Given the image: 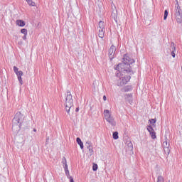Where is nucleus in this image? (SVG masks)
<instances>
[{"label": "nucleus", "mask_w": 182, "mask_h": 182, "mask_svg": "<svg viewBox=\"0 0 182 182\" xmlns=\"http://www.w3.org/2000/svg\"><path fill=\"white\" fill-rule=\"evenodd\" d=\"M156 182H164V178L162 176H159Z\"/></svg>", "instance_id": "b1692460"}, {"label": "nucleus", "mask_w": 182, "mask_h": 182, "mask_svg": "<svg viewBox=\"0 0 182 182\" xmlns=\"http://www.w3.org/2000/svg\"><path fill=\"white\" fill-rule=\"evenodd\" d=\"M65 176H67L68 178L70 177V174L69 173V169L65 170Z\"/></svg>", "instance_id": "2f4dec72"}, {"label": "nucleus", "mask_w": 182, "mask_h": 182, "mask_svg": "<svg viewBox=\"0 0 182 182\" xmlns=\"http://www.w3.org/2000/svg\"><path fill=\"white\" fill-rule=\"evenodd\" d=\"M168 182H170V181H168Z\"/></svg>", "instance_id": "c03bdc74"}, {"label": "nucleus", "mask_w": 182, "mask_h": 182, "mask_svg": "<svg viewBox=\"0 0 182 182\" xmlns=\"http://www.w3.org/2000/svg\"><path fill=\"white\" fill-rule=\"evenodd\" d=\"M103 100H105V101L107 100V98L106 97V95L103 96Z\"/></svg>", "instance_id": "58836bf2"}, {"label": "nucleus", "mask_w": 182, "mask_h": 182, "mask_svg": "<svg viewBox=\"0 0 182 182\" xmlns=\"http://www.w3.org/2000/svg\"><path fill=\"white\" fill-rule=\"evenodd\" d=\"M115 70H118L119 73H123L126 72V73H130L132 72V68H129L124 62L119 63L117 66L115 68Z\"/></svg>", "instance_id": "7ed1b4c3"}, {"label": "nucleus", "mask_w": 182, "mask_h": 182, "mask_svg": "<svg viewBox=\"0 0 182 182\" xmlns=\"http://www.w3.org/2000/svg\"><path fill=\"white\" fill-rule=\"evenodd\" d=\"M14 71L16 73V75H19L20 73H23L22 70L19 71V68H18V67L16 66H14Z\"/></svg>", "instance_id": "412c9836"}, {"label": "nucleus", "mask_w": 182, "mask_h": 182, "mask_svg": "<svg viewBox=\"0 0 182 182\" xmlns=\"http://www.w3.org/2000/svg\"><path fill=\"white\" fill-rule=\"evenodd\" d=\"M106 33V29H99V38H101V39H103L105 38V33Z\"/></svg>", "instance_id": "ddd939ff"}, {"label": "nucleus", "mask_w": 182, "mask_h": 182, "mask_svg": "<svg viewBox=\"0 0 182 182\" xmlns=\"http://www.w3.org/2000/svg\"><path fill=\"white\" fill-rule=\"evenodd\" d=\"M62 164H63V166H65V164H68L66 158L65 156L62 159Z\"/></svg>", "instance_id": "c756f323"}, {"label": "nucleus", "mask_w": 182, "mask_h": 182, "mask_svg": "<svg viewBox=\"0 0 182 182\" xmlns=\"http://www.w3.org/2000/svg\"><path fill=\"white\" fill-rule=\"evenodd\" d=\"M30 6H35V2H33L32 0H26Z\"/></svg>", "instance_id": "5701e85b"}, {"label": "nucleus", "mask_w": 182, "mask_h": 182, "mask_svg": "<svg viewBox=\"0 0 182 182\" xmlns=\"http://www.w3.org/2000/svg\"><path fill=\"white\" fill-rule=\"evenodd\" d=\"M115 53H116V47L112 45L109 48V53H108L109 58L110 60H113V59H114Z\"/></svg>", "instance_id": "0eeeda50"}, {"label": "nucleus", "mask_w": 182, "mask_h": 182, "mask_svg": "<svg viewBox=\"0 0 182 182\" xmlns=\"http://www.w3.org/2000/svg\"><path fill=\"white\" fill-rule=\"evenodd\" d=\"M23 41H26V35H24V36H23Z\"/></svg>", "instance_id": "ea45409f"}, {"label": "nucleus", "mask_w": 182, "mask_h": 182, "mask_svg": "<svg viewBox=\"0 0 182 182\" xmlns=\"http://www.w3.org/2000/svg\"><path fill=\"white\" fill-rule=\"evenodd\" d=\"M18 80L21 85H23V80H22V76H23V73H18V74L16 75Z\"/></svg>", "instance_id": "9b49d317"}, {"label": "nucleus", "mask_w": 182, "mask_h": 182, "mask_svg": "<svg viewBox=\"0 0 182 182\" xmlns=\"http://www.w3.org/2000/svg\"><path fill=\"white\" fill-rule=\"evenodd\" d=\"M129 90H132V86H127L124 89V92H129Z\"/></svg>", "instance_id": "7c9ffc66"}, {"label": "nucleus", "mask_w": 182, "mask_h": 182, "mask_svg": "<svg viewBox=\"0 0 182 182\" xmlns=\"http://www.w3.org/2000/svg\"><path fill=\"white\" fill-rule=\"evenodd\" d=\"M97 168H99V167L97 166V164H93V166H92L93 171H97Z\"/></svg>", "instance_id": "cd10ccee"}, {"label": "nucleus", "mask_w": 182, "mask_h": 182, "mask_svg": "<svg viewBox=\"0 0 182 182\" xmlns=\"http://www.w3.org/2000/svg\"><path fill=\"white\" fill-rule=\"evenodd\" d=\"M76 141L77 144L80 145L81 150H83L85 146H83V142L82 141V139H80L79 137H77Z\"/></svg>", "instance_id": "2eb2a0df"}, {"label": "nucleus", "mask_w": 182, "mask_h": 182, "mask_svg": "<svg viewBox=\"0 0 182 182\" xmlns=\"http://www.w3.org/2000/svg\"><path fill=\"white\" fill-rule=\"evenodd\" d=\"M16 25H18V26H21V27H23L25 26V25H26L25 21H23V20H16Z\"/></svg>", "instance_id": "4468645a"}, {"label": "nucleus", "mask_w": 182, "mask_h": 182, "mask_svg": "<svg viewBox=\"0 0 182 182\" xmlns=\"http://www.w3.org/2000/svg\"><path fill=\"white\" fill-rule=\"evenodd\" d=\"M72 106H73V104H71L70 106H69L68 104H65V110H66L67 113H68V114L70 113Z\"/></svg>", "instance_id": "aec40b11"}, {"label": "nucleus", "mask_w": 182, "mask_h": 182, "mask_svg": "<svg viewBox=\"0 0 182 182\" xmlns=\"http://www.w3.org/2000/svg\"><path fill=\"white\" fill-rule=\"evenodd\" d=\"M87 149L89 150V152L92 154L93 153V146L92 145H88Z\"/></svg>", "instance_id": "393cba45"}, {"label": "nucleus", "mask_w": 182, "mask_h": 182, "mask_svg": "<svg viewBox=\"0 0 182 182\" xmlns=\"http://www.w3.org/2000/svg\"><path fill=\"white\" fill-rule=\"evenodd\" d=\"M33 132H36V129H33Z\"/></svg>", "instance_id": "79ce46f5"}, {"label": "nucleus", "mask_w": 182, "mask_h": 182, "mask_svg": "<svg viewBox=\"0 0 182 182\" xmlns=\"http://www.w3.org/2000/svg\"><path fill=\"white\" fill-rule=\"evenodd\" d=\"M167 16H168V11L165 10L164 11V21H166V19H167Z\"/></svg>", "instance_id": "a878e982"}, {"label": "nucleus", "mask_w": 182, "mask_h": 182, "mask_svg": "<svg viewBox=\"0 0 182 182\" xmlns=\"http://www.w3.org/2000/svg\"><path fill=\"white\" fill-rule=\"evenodd\" d=\"M99 29H106V28L105 27V22L102 21H100L99 22Z\"/></svg>", "instance_id": "6ab92c4d"}, {"label": "nucleus", "mask_w": 182, "mask_h": 182, "mask_svg": "<svg viewBox=\"0 0 182 182\" xmlns=\"http://www.w3.org/2000/svg\"><path fill=\"white\" fill-rule=\"evenodd\" d=\"M111 18L117 23V11L112 12L111 14Z\"/></svg>", "instance_id": "dca6fc26"}, {"label": "nucleus", "mask_w": 182, "mask_h": 182, "mask_svg": "<svg viewBox=\"0 0 182 182\" xmlns=\"http://www.w3.org/2000/svg\"><path fill=\"white\" fill-rule=\"evenodd\" d=\"M176 46L174 44V43H171V56L173 58H176Z\"/></svg>", "instance_id": "1a4fd4ad"}, {"label": "nucleus", "mask_w": 182, "mask_h": 182, "mask_svg": "<svg viewBox=\"0 0 182 182\" xmlns=\"http://www.w3.org/2000/svg\"><path fill=\"white\" fill-rule=\"evenodd\" d=\"M65 96V104H68V106L73 105V98L72 97V93H70V91H67Z\"/></svg>", "instance_id": "423d86ee"}, {"label": "nucleus", "mask_w": 182, "mask_h": 182, "mask_svg": "<svg viewBox=\"0 0 182 182\" xmlns=\"http://www.w3.org/2000/svg\"><path fill=\"white\" fill-rule=\"evenodd\" d=\"M146 129H147L151 139L153 140H154V139H156L157 136H156V132H154V129H153V127H151V125H148L146 127Z\"/></svg>", "instance_id": "6e6552de"}, {"label": "nucleus", "mask_w": 182, "mask_h": 182, "mask_svg": "<svg viewBox=\"0 0 182 182\" xmlns=\"http://www.w3.org/2000/svg\"><path fill=\"white\" fill-rule=\"evenodd\" d=\"M85 146H87H87H92V142L87 141L86 142V144H85Z\"/></svg>", "instance_id": "72a5a7b5"}, {"label": "nucleus", "mask_w": 182, "mask_h": 182, "mask_svg": "<svg viewBox=\"0 0 182 182\" xmlns=\"http://www.w3.org/2000/svg\"><path fill=\"white\" fill-rule=\"evenodd\" d=\"M130 79H132V77H130V75H125L124 77H122L121 78H119L117 86H124V85L130 81Z\"/></svg>", "instance_id": "20e7f679"}, {"label": "nucleus", "mask_w": 182, "mask_h": 182, "mask_svg": "<svg viewBox=\"0 0 182 182\" xmlns=\"http://www.w3.org/2000/svg\"><path fill=\"white\" fill-rule=\"evenodd\" d=\"M112 137H113L114 140H117V139H119V132H113Z\"/></svg>", "instance_id": "4be33fe9"}, {"label": "nucleus", "mask_w": 182, "mask_h": 182, "mask_svg": "<svg viewBox=\"0 0 182 182\" xmlns=\"http://www.w3.org/2000/svg\"><path fill=\"white\" fill-rule=\"evenodd\" d=\"M69 180H70V182H75V181L73 180V177L72 176H69Z\"/></svg>", "instance_id": "c9c22d12"}, {"label": "nucleus", "mask_w": 182, "mask_h": 182, "mask_svg": "<svg viewBox=\"0 0 182 182\" xmlns=\"http://www.w3.org/2000/svg\"><path fill=\"white\" fill-rule=\"evenodd\" d=\"M64 170H68V164H65L64 165Z\"/></svg>", "instance_id": "4c0bfd02"}, {"label": "nucleus", "mask_w": 182, "mask_h": 182, "mask_svg": "<svg viewBox=\"0 0 182 182\" xmlns=\"http://www.w3.org/2000/svg\"><path fill=\"white\" fill-rule=\"evenodd\" d=\"M117 75L119 76V73H117Z\"/></svg>", "instance_id": "37998d69"}, {"label": "nucleus", "mask_w": 182, "mask_h": 182, "mask_svg": "<svg viewBox=\"0 0 182 182\" xmlns=\"http://www.w3.org/2000/svg\"><path fill=\"white\" fill-rule=\"evenodd\" d=\"M164 147H168V144H167V138H166L165 141L164 142Z\"/></svg>", "instance_id": "473e14b6"}, {"label": "nucleus", "mask_w": 182, "mask_h": 182, "mask_svg": "<svg viewBox=\"0 0 182 182\" xmlns=\"http://www.w3.org/2000/svg\"><path fill=\"white\" fill-rule=\"evenodd\" d=\"M175 16L176 22L178 23H182V11L180 8V5H178V1L176 0V4H175Z\"/></svg>", "instance_id": "f03ea898"}, {"label": "nucleus", "mask_w": 182, "mask_h": 182, "mask_svg": "<svg viewBox=\"0 0 182 182\" xmlns=\"http://www.w3.org/2000/svg\"><path fill=\"white\" fill-rule=\"evenodd\" d=\"M104 116L105 117V120H107V119H110V117H112L110 111L109 109H105L104 110Z\"/></svg>", "instance_id": "9d476101"}, {"label": "nucleus", "mask_w": 182, "mask_h": 182, "mask_svg": "<svg viewBox=\"0 0 182 182\" xmlns=\"http://www.w3.org/2000/svg\"><path fill=\"white\" fill-rule=\"evenodd\" d=\"M75 112H79V107H77V108L75 109Z\"/></svg>", "instance_id": "a19ab883"}, {"label": "nucleus", "mask_w": 182, "mask_h": 182, "mask_svg": "<svg viewBox=\"0 0 182 182\" xmlns=\"http://www.w3.org/2000/svg\"><path fill=\"white\" fill-rule=\"evenodd\" d=\"M156 122H157V119L156 118L149 119L150 124H156Z\"/></svg>", "instance_id": "c85d7f7f"}, {"label": "nucleus", "mask_w": 182, "mask_h": 182, "mask_svg": "<svg viewBox=\"0 0 182 182\" xmlns=\"http://www.w3.org/2000/svg\"><path fill=\"white\" fill-rule=\"evenodd\" d=\"M127 97L132 98V97H133V95L132 94H127Z\"/></svg>", "instance_id": "e433bc0d"}, {"label": "nucleus", "mask_w": 182, "mask_h": 182, "mask_svg": "<svg viewBox=\"0 0 182 182\" xmlns=\"http://www.w3.org/2000/svg\"><path fill=\"white\" fill-rule=\"evenodd\" d=\"M122 62L125 63L127 66H129V68H131L130 65H133V63H134V60L130 58V57H129L127 54H124L122 58Z\"/></svg>", "instance_id": "39448f33"}, {"label": "nucleus", "mask_w": 182, "mask_h": 182, "mask_svg": "<svg viewBox=\"0 0 182 182\" xmlns=\"http://www.w3.org/2000/svg\"><path fill=\"white\" fill-rule=\"evenodd\" d=\"M106 121L108 122V123H109L111 126L112 127L116 126V121H114V118H113V117H111L110 118L107 119Z\"/></svg>", "instance_id": "f8f14e48"}, {"label": "nucleus", "mask_w": 182, "mask_h": 182, "mask_svg": "<svg viewBox=\"0 0 182 182\" xmlns=\"http://www.w3.org/2000/svg\"><path fill=\"white\" fill-rule=\"evenodd\" d=\"M23 120H25V115L21 112L16 113L12 120V130L16 133L21 130V127L23 124Z\"/></svg>", "instance_id": "f257e3e1"}, {"label": "nucleus", "mask_w": 182, "mask_h": 182, "mask_svg": "<svg viewBox=\"0 0 182 182\" xmlns=\"http://www.w3.org/2000/svg\"><path fill=\"white\" fill-rule=\"evenodd\" d=\"M164 150L166 154L167 155L170 154V144H168V146H165L164 148Z\"/></svg>", "instance_id": "a211bd4d"}, {"label": "nucleus", "mask_w": 182, "mask_h": 182, "mask_svg": "<svg viewBox=\"0 0 182 182\" xmlns=\"http://www.w3.org/2000/svg\"><path fill=\"white\" fill-rule=\"evenodd\" d=\"M127 150L132 153L133 151V144L132 141L127 143Z\"/></svg>", "instance_id": "f3484780"}, {"label": "nucleus", "mask_w": 182, "mask_h": 182, "mask_svg": "<svg viewBox=\"0 0 182 182\" xmlns=\"http://www.w3.org/2000/svg\"><path fill=\"white\" fill-rule=\"evenodd\" d=\"M128 102L129 103V105H132V103H133L132 97L129 99Z\"/></svg>", "instance_id": "f704fd0d"}, {"label": "nucleus", "mask_w": 182, "mask_h": 182, "mask_svg": "<svg viewBox=\"0 0 182 182\" xmlns=\"http://www.w3.org/2000/svg\"><path fill=\"white\" fill-rule=\"evenodd\" d=\"M21 33L23 35H28V30L26 28H22L21 30Z\"/></svg>", "instance_id": "bb28decb"}]
</instances>
